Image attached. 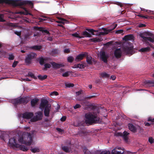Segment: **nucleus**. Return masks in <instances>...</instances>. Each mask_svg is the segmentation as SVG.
Instances as JSON below:
<instances>
[{"instance_id":"nucleus-1","label":"nucleus","mask_w":154,"mask_h":154,"mask_svg":"<svg viewBox=\"0 0 154 154\" xmlns=\"http://www.w3.org/2000/svg\"><path fill=\"white\" fill-rule=\"evenodd\" d=\"M94 108L95 107L93 106V112H88L85 114V122L87 124L91 125L93 124L100 123L101 122L97 115L99 113V110L98 108Z\"/></svg>"},{"instance_id":"nucleus-2","label":"nucleus","mask_w":154,"mask_h":154,"mask_svg":"<svg viewBox=\"0 0 154 154\" xmlns=\"http://www.w3.org/2000/svg\"><path fill=\"white\" fill-rule=\"evenodd\" d=\"M5 3L11 4L14 6L28 5L32 8L33 7V3L31 1L17 0H0V4Z\"/></svg>"},{"instance_id":"nucleus-3","label":"nucleus","mask_w":154,"mask_h":154,"mask_svg":"<svg viewBox=\"0 0 154 154\" xmlns=\"http://www.w3.org/2000/svg\"><path fill=\"white\" fill-rule=\"evenodd\" d=\"M27 139L28 141L24 140L23 137H20L18 139L19 142L21 143L24 144L27 146H30L31 145L32 141V139L31 134L30 133H27Z\"/></svg>"},{"instance_id":"nucleus-4","label":"nucleus","mask_w":154,"mask_h":154,"mask_svg":"<svg viewBox=\"0 0 154 154\" xmlns=\"http://www.w3.org/2000/svg\"><path fill=\"white\" fill-rule=\"evenodd\" d=\"M37 54L36 53L31 52L28 54L25 57V62L28 65L31 63L32 60L36 57Z\"/></svg>"},{"instance_id":"nucleus-5","label":"nucleus","mask_w":154,"mask_h":154,"mask_svg":"<svg viewBox=\"0 0 154 154\" xmlns=\"http://www.w3.org/2000/svg\"><path fill=\"white\" fill-rule=\"evenodd\" d=\"M36 115L30 119L32 122H34L40 121L42 119L43 117V112L42 111H39L35 113Z\"/></svg>"},{"instance_id":"nucleus-6","label":"nucleus","mask_w":154,"mask_h":154,"mask_svg":"<svg viewBox=\"0 0 154 154\" xmlns=\"http://www.w3.org/2000/svg\"><path fill=\"white\" fill-rule=\"evenodd\" d=\"M128 126L129 129L133 133H135L137 130H139L140 131L143 130L142 128L139 126H137L136 127L131 123H129Z\"/></svg>"},{"instance_id":"nucleus-7","label":"nucleus","mask_w":154,"mask_h":154,"mask_svg":"<svg viewBox=\"0 0 154 154\" xmlns=\"http://www.w3.org/2000/svg\"><path fill=\"white\" fill-rule=\"evenodd\" d=\"M51 106L48 104V101L46 99H43L41 100V103L40 105V108L42 111L44 108Z\"/></svg>"},{"instance_id":"nucleus-8","label":"nucleus","mask_w":154,"mask_h":154,"mask_svg":"<svg viewBox=\"0 0 154 154\" xmlns=\"http://www.w3.org/2000/svg\"><path fill=\"white\" fill-rule=\"evenodd\" d=\"M8 143L10 146L12 147H19L20 145L19 144L16 143L15 141V137L12 138H11L9 139Z\"/></svg>"},{"instance_id":"nucleus-9","label":"nucleus","mask_w":154,"mask_h":154,"mask_svg":"<svg viewBox=\"0 0 154 154\" xmlns=\"http://www.w3.org/2000/svg\"><path fill=\"white\" fill-rule=\"evenodd\" d=\"M88 53L87 52H82L78 55L75 57V60L76 61H78L82 60L83 58L87 55Z\"/></svg>"},{"instance_id":"nucleus-10","label":"nucleus","mask_w":154,"mask_h":154,"mask_svg":"<svg viewBox=\"0 0 154 154\" xmlns=\"http://www.w3.org/2000/svg\"><path fill=\"white\" fill-rule=\"evenodd\" d=\"M124 52L126 54V55L130 54L132 55V51L133 48L131 47L125 46L123 48Z\"/></svg>"},{"instance_id":"nucleus-11","label":"nucleus","mask_w":154,"mask_h":154,"mask_svg":"<svg viewBox=\"0 0 154 154\" xmlns=\"http://www.w3.org/2000/svg\"><path fill=\"white\" fill-rule=\"evenodd\" d=\"M33 113L32 112H25L22 114L23 118L26 119H31L33 116Z\"/></svg>"},{"instance_id":"nucleus-12","label":"nucleus","mask_w":154,"mask_h":154,"mask_svg":"<svg viewBox=\"0 0 154 154\" xmlns=\"http://www.w3.org/2000/svg\"><path fill=\"white\" fill-rule=\"evenodd\" d=\"M100 58L102 61L105 63L107 62V59L108 57V55L105 53L104 51H103L100 53Z\"/></svg>"},{"instance_id":"nucleus-13","label":"nucleus","mask_w":154,"mask_h":154,"mask_svg":"<svg viewBox=\"0 0 154 154\" xmlns=\"http://www.w3.org/2000/svg\"><path fill=\"white\" fill-rule=\"evenodd\" d=\"M118 136L122 137L125 141H127L128 139V135L129 134L128 132L125 131L122 133L121 132H119L117 133Z\"/></svg>"},{"instance_id":"nucleus-14","label":"nucleus","mask_w":154,"mask_h":154,"mask_svg":"<svg viewBox=\"0 0 154 154\" xmlns=\"http://www.w3.org/2000/svg\"><path fill=\"white\" fill-rule=\"evenodd\" d=\"M122 51L120 48L116 49L114 52V55L116 58L121 57L122 55Z\"/></svg>"},{"instance_id":"nucleus-15","label":"nucleus","mask_w":154,"mask_h":154,"mask_svg":"<svg viewBox=\"0 0 154 154\" xmlns=\"http://www.w3.org/2000/svg\"><path fill=\"white\" fill-rule=\"evenodd\" d=\"M96 96V95H92L90 96H86L83 99H80L79 100H82L83 101L81 103V104L83 105H86L88 104V103L85 101L87 99H90Z\"/></svg>"},{"instance_id":"nucleus-16","label":"nucleus","mask_w":154,"mask_h":154,"mask_svg":"<svg viewBox=\"0 0 154 154\" xmlns=\"http://www.w3.org/2000/svg\"><path fill=\"white\" fill-rule=\"evenodd\" d=\"M51 64L53 68L55 69H59L64 66L62 64L57 63L54 62H52Z\"/></svg>"},{"instance_id":"nucleus-17","label":"nucleus","mask_w":154,"mask_h":154,"mask_svg":"<svg viewBox=\"0 0 154 154\" xmlns=\"http://www.w3.org/2000/svg\"><path fill=\"white\" fill-rule=\"evenodd\" d=\"M140 36L146 42H147V41H149L152 42H154V40L150 37H146L143 36V34H140Z\"/></svg>"},{"instance_id":"nucleus-18","label":"nucleus","mask_w":154,"mask_h":154,"mask_svg":"<svg viewBox=\"0 0 154 154\" xmlns=\"http://www.w3.org/2000/svg\"><path fill=\"white\" fill-rule=\"evenodd\" d=\"M20 104H26L29 101V99L27 97H20Z\"/></svg>"},{"instance_id":"nucleus-19","label":"nucleus","mask_w":154,"mask_h":154,"mask_svg":"<svg viewBox=\"0 0 154 154\" xmlns=\"http://www.w3.org/2000/svg\"><path fill=\"white\" fill-rule=\"evenodd\" d=\"M23 9V11H20L18 12L17 14H23L25 15H29L32 16H33V15L31 13H29L26 8H24Z\"/></svg>"},{"instance_id":"nucleus-20","label":"nucleus","mask_w":154,"mask_h":154,"mask_svg":"<svg viewBox=\"0 0 154 154\" xmlns=\"http://www.w3.org/2000/svg\"><path fill=\"white\" fill-rule=\"evenodd\" d=\"M86 57V62L89 65L93 64V61H94V59L90 55H88Z\"/></svg>"},{"instance_id":"nucleus-21","label":"nucleus","mask_w":154,"mask_h":154,"mask_svg":"<svg viewBox=\"0 0 154 154\" xmlns=\"http://www.w3.org/2000/svg\"><path fill=\"white\" fill-rule=\"evenodd\" d=\"M51 109V106L49 107H45L44 110V113L45 116L46 117H48L49 116L50 110Z\"/></svg>"},{"instance_id":"nucleus-22","label":"nucleus","mask_w":154,"mask_h":154,"mask_svg":"<svg viewBox=\"0 0 154 154\" xmlns=\"http://www.w3.org/2000/svg\"><path fill=\"white\" fill-rule=\"evenodd\" d=\"M134 37L132 35L130 34L125 36L123 38V40L125 41L128 40H133Z\"/></svg>"},{"instance_id":"nucleus-23","label":"nucleus","mask_w":154,"mask_h":154,"mask_svg":"<svg viewBox=\"0 0 154 154\" xmlns=\"http://www.w3.org/2000/svg\"><path fill=\"white\" fill-rule=\"evenodd\" d=\"M39 100L37 98L32 99L31 101V105L32 106L34 107L37 104Z\"/></svg>"},{"instance_id":"nucleus-24","label":"nucleus","mask_w":154,"mask_h":154,"mask_svg":"<svg viewBox=\"0 0 154 154\" xmlns=\"http://www.w3.org/2000/svg\"><path fill=\"white\" fill-rule=\"evenodd\" d=\"M20 101V97H19V98L14 99L12 100V102L15 106H16L18 105L21 104Z\"/></svg>"},{"instance_id":"nucleus-25","label":"nucleus","mask_w":154,"mask_h":154,"mask_svg":"<svg viewBox=\"0 0 154 154\" xmlns=\"http://www.w3.org/2000/svg\"><path fill=\"white\" fill-rule=\"evenodd\" d=\"M102 30L104 31V32H100V35H104L108 34L110 32V31L108 29H106L104 28H102Z\"/></svg>"},{"instance_id":"nucleus-26","label":"nucleus","mask_w":154,"mask_h":154,"mask_svg":"<svg viewBox=\"0 0 154 154\" xmlns=\"http://www.w3.org/2000/svg\"><path fill=\"white\" fill-rule=\"evenodd\" d=\"M38 30L42 32V33H45L47 34L50 35L49 32L46 29H44L42 27H38Z\"/></svg>"},{"instance_id":"nucleus-27","label":"nucleus","mask_w":154,"mask_h":154,"mask_svg":"<svg viewBox=\"0 0 154 154\" xmlns=\"http://www.w3.org/2000/svg\"><path fill=\"white\" fill-rule=\"evenodd\" d=\"M100 77L103 78H108L109 77L110 75L106 72H104L100 73Z\"/></svg>"},{"instance_id":"nucleus-28","label":"nucleus","mask_w":154,"mask_h":154,"mask_svg":"<svg viewBox=\"0 0 154 154\" xmlns=\"http://www.w3.org/2000/svg\"><path fill=\"white\" fill-rule=\"evenodd\" d=\"M151 50L150 48L149 47L141 48L139 51L141 52H147Z\"/></svg>"},{"instance_id":"nucleus-29","label":"nucleus","mask_w":154,"mask_h":154,"mask_svg":"<svg viewBox=\"0 0 154 154\" xmlns=\"http://www.w3.org/2000/svg\"><path fill=\"white\" fill-rule=\"evenodd\" d=\"M42 46L41 45H35L34 46H31L30 48L31 49L35 50H39L42 48Z\"/></svg>"},{"instance_id":"nucleus-30","label":"nucleus","mask_w":154,"mask_h":154,"mask_svg":"<svg viewBox=\"0 0 154 154\" xmlns=\"http://www.w3.org/2000/svg\"><path fill=\"white\" fill-rule=\"evenodd\" d=\"M60 53L59 50L57 49H53L51 52V54L53 56H55V55Z\"/></svg>"},{"instance_id":"nucleus-31","label":"nucleus","mask_w":154,"mask_h":154,"mask_svg":"<svg viewBox=\"0 0 154 154\" xmlns=\"http://www.w3.org/2000/svg\"><path fill=\"white\" fill-rule=\"evenodd\" d=\"M117 148H115L112 151V154H123L124 152H122L117 151L116 149Z\"/></svg>"},{"instance_id":"nucleus-32","label":"nucleus","mask_w":154,"mask_h":154,"mask_svg":"<svg viewBox=\"0 0 154 154\" xmlns=\"http://www.w3.org/2000/svg\"><path fill=\"white\" fill-rule=\"evenodd\" d=\"M82 34L85 37H91V35L86 31L83 32Z\"/></svg>"},{"instance_id":"nucleus-33","label":"nucleus","mask_w":154,"mask_h":154,"mask_svg":"<svg viewBox=\"0 0 154 154\" xmlns=\"http://www.w3.org/2000/svg\"><path fill=\"white\" fill-rule=\"evenodd\" d=\"M62 149L63 150L66 152H70L69 148L66 146H62Z\"/></svg>"},{"instance_id":"nucleus-34","label":"nucleus","mask_w":154,"mask_h":154,"mask_svg":"<svg viewBox=\"0 0 154 154\" xmlns=\"http://www.w3.org/2000/svg\"><path fill=\"white\" fill-rule=\"evenodd\" d=\"M27 76L30 77L32 78L35 79H37V77L35 76L34 74L30 72H28Z\"/></svg>"},{"instance_id":"nucleus-35","label":"nucleus","mask_w":154,"mask_h":154,"mask_svg":"<svg viewBox=\"0 0 154 154\" xmlns=\"http://www.w3.org/2000/svg\"><path fill=\"white\" fill-rule=\"evenodd\" d=\"M19 145L20 146L19 147H20L21 150L24 151H26L28 150V149L26 146L23 145Z\"/></svg>"},{"instance_id":"nucleus-36","label":"nucleus","mask_w":154,"mask_h":154,"mask_svg":"<svg viewBox=\"0 0 154 154\" xmlns=\"http://www.w3.org/2000/svg\"><path fill=\"white\" fill-rule=\"evenodd\" d=\"M47 77V76L46 75H45L44 76H42L41 75H38V77L39 79L41 80H43L46 79Z\"/></svg>"},{"instance_id":"nucleus-37","label":"nucleus","mask_w":154,"mask_h":154,"mask_svg":"<svg viewBox=\"0 0 154 154\" xmlns=\"http://www.w3.org/2000/svg\"><path fill=\"white\" fill-rule=\"evenodd\" d=\"M71 35L73 37H74L76 38H84L83 36H81L79 35V34L77 32H75L74 33H72L71 34Z\"/></svg>"},{"instance_id":"nucleus-38","label":"nucleus","mask_w":154,"mask_h":154,"mask_svg":"<svg viewBox=\"0 0 154 154\" xmlns=\"http://www.w3.org/2000/svg\"><path fill=\"white\" fill-rule=\"evenodd\" d=\"M30 150L33 153L39 152L40 151L39 149L37 147H35L30 149Z\"/></svg>"},{"instance_id":"nucleus-39","label":"nucleus","mask_w":154,"mask_h":154,"mask_svg":"<svg viewBox=\"0 0 154 154\" xmlns=\"http://www.w3.org/2000/svg\"><path fill=\"white\" fill-rule=\"evenodd\" d=\"M144 83L146 84H149V85H151L153 84L154 85V81H151L149 80H146Z\"/></svg>"},{"instance_id":"nucleus-40","label":"nucleus","mask_w":154,"mask_h":154,"mask_svg":"<svg viewBox=\"0 0 154 154\" xmlns=\"http://www.w3.org/2000/svg\"><path fill=\"white\" fill-rule=\"evenodd\" d=\"M44 66L43 69L44 70H46L48 68H50L51 67V65L49 63H47L44 65Z\"/></svg>"},{"instance_id":"nucleus-41","label":"nucleus","mask_w":154,"mask_h":154,"mask_svg":"<svg viewBox=\"0 0 154 154\" xmlns=\"http://www.w3.org/2000/svg\"><path fill=\"white\" fill-rule=\"evenodd\" d=\"M86 30L88 31L89 32L91 33V35H95L94 33V32H97V31H96L93 29H87Z\"/></svg>"},{"instance_id":"nucleus-42","label":"nucleus","mask_w":154,"mask_h":154,"mask_svg":"<svg viewBox=\"0 0 154 154\" xmlns=\"http://www.w3.org/2000/svg\"><path fill=\"white\" fill-rule=\"evenodd\" d=\"M74 60V58L72 56H69L67 58V60L68 62L72 63Z\"/></svg>"},{"instance_id":"nucleus-43","label":"nucleus","mask_w":154,"mask_h":154,"mask_svg":"<svg viewBox=\"0 0 154 154\" xmlns=\"http://www.w3.org/2000/svg\"><path fill=\"white\" fill-rule=\"evenodd\" d=\"M65 86L67 88H70L73 87L74 85L73 83H65Z\"/></svg>"},{"instance_id":"nucleus-44","label":"nucleus","mask_w":154,"mask_h":154,"mask_svg":"<svg viewBox=\"0 0 154 154\" xmlns=\"http://www.w3.org/2000/svg\"><path fill=\"white\" fill-rule=\"evenodd\" d=\"M38 60H39V63L41 65H42L44 63L45 60L43 58L39 57Z\"/></svg>"},{"instance_id":"nucleus-45","label":"nucleus","mask_w":154,"mask_h":154,"mask_svg":"<svg viewBox=\"0 0 154 154\" xmlns=\"http://www.w3.org/2000/svg\"><path fill=\"white\" fill-rule=\"evenodd\" d=\"M83 151L85 154H91V152L89 151L86 147H85L83 149Z\"/></svg>"},{"instance_id":"nucleus-46","label":"nucleus","mask_w":154,"mask_h":154,"mask_svg":"<svg viewBox=\"0 0 154 154\" xmlns=\"http://www.w3.org/2000/svg\"><path fill=\"white\" fill-rule=\"evenodd\" d=\"M91 41L94 42H100L101 41L100 39L99 38H91Z\"/></svg>"},{"instance_id":"nucleus-47","label":"nucleus","mask_w":154,"mask_h":154,"mask_svg":"<svg viewBox=\"0 0 154 154\" xmlns=\"http://www.w3.org/2000/svg\"><path fill=\"white\" fill-rule=\"evenodd\" d=\"M14 58V56L12 54H9L8 57V59L10 60H13Z\"/></svg>"},{"instance_id":"nucleus-48","label":"nucleus","mask_w":154,"mask_h":154,"mask_svg":"<svg viewBox=\"0 0 154 154\" xmlns=\"http://www.w3.org/2000/svg\"><path fill=\"white\" fill-rule=\"evenodd\" d=\"M124 32V30L123 29H119L116 30V33L117 34H122Z\"/></svg>"},{"instance_id":"nucleus-49","label":"nucleus","mask_w":154,"mask_h":154,"mask_svg":"<svg viewBox=\"0 0 154 154\" xmlns=\"http://www.w3.org/2000/svg\"><path fill=\"white\" fill-rule=\"evenodd\" d=\"M81 107L80 105L79 104H76L75 106H74L73 108L75 109H77V108H80Z\"/></svg>"},{"instance_id":"nucleus-50","label":"nucleus","mask_w":154,"mask_h":154,"mask_svg":"<svg viewBox=\"0 0 154 154\" xmlns=\"http://www.w3.org/2000/svg\"><path fill=\"white\" fill-rule=\"evenodd\" d=\"M149 141L151 143H152L154 142V139L151 137H149Z\"/></svg>"},{"instance_id":"nucleus-51","label":"nucleus","mask_w":154,"mask_h":154,"mask_svg":"<svg viewBox=\"0 0 154 154\" xmlns=\"http://www.w3.org/2000/svg\"><path fill=\"white\" fill-rule=\"evenodd\" d=\"M138 16H139L140 17H141L143 18H145V19H148L149 17L147 16H145L142 15V14H139L138 15Z\"/></svg>"},{"instance_id":"nucleus-52","label":"nucleus","mask_w":154,"mask_h":154,"mask_svg":"<svg viewBox=\"0 0 154 154\" xmlns=\"http://www.w3.org/2000/svg\"><path fill=\"white\" fill-rule=\"evenodd\" d=\"M100 154H110V152L109 151H102Z\"/></svg>"},{"instance_id":"nucleus-53","label":"nucleus","mask_w":154,"mask_h":154,"mask_svg":"<svg viewBox=\"0 0 154 154\" xmlns=\"http://www.w3.org/2000/svg\"><path fill=\"white\" fill-rule=\"evenodd\" d=\"M18 61H15L12 64V67L14 68L18 64Z\"/></svg>"},{"instance_id":"nucleus-54","label":"nucleus","mask_w":154,"mask_h":154,"mask_svg":"<svg viewBox=\"0 0 154 154\" xmlns=\"http://www.w3.org/2000/svg\"><path fill=\"white\" fill-rule=\"evenodd\" d=\"M59 20H61V21H57V22L59 23H63V22L62 21H65L66 20L64 18H59Z\"/></svg>"},{"instance_id":"nucleus-55","label":"nucleus","mask_w":154,"mask_h":154,"mask_svg":"<svg viewBox=\"0 0 154 154\" xmlns=\"http://www.w3.org/2000/svg\"><path fill=\"white\" fill-rule=\"evenodd\" d=\"M85 67V66L82 64H79V68L80 69L84 68Z\"/></svg>"},{"instance_id":"nucleus-56","label":"nucleus","mask_w":154,"mask_h":154,"mask_svg":"<svg viewBox=\"0 0 154 154\" xmlns=\"http://www.w3.org/2000/svg\"><path fill=\"white\" fill-rule=\"evenodd\" d=\"M69 75V72H66L62 74V76L63 77H67Z\"/></svg>"},{"instance_id":"nucleus-57","label":"nucleus","mask_w":154,"mask_h":154,"mask_svg":"<svg viewBox=\"0 0 154 154\" xmlns=\"http://www.w3.org/2000/svg\"><path fill=\"white\" fill-rule=\"evenodd\" d=\"M85 132L83 131H79L78 133V134L79 135H80L81 136H82V134H84L85 133Z\"/></svg>"},{"instance_id":"nucleus-58","label":"nucleus","mask_w":154,"mask_h":154,"mask_svg":"<svg viewBox=\"0 0 154 154\" xmlns=\"http://www.w3.org/2000/svg\"><path fill=\"white\" fill-rule=\"evenodd\" d=\"M148 121H150L152 122L153 124H154V118L153 119H152L151 117H150L148 118Z\"/></svg>"},{"instance_id":"nucleus-59","label":"nucleus","mask_w":154,"mask_h":154,"mask_svg":"<svg viewBox=\"0 0 154 154\" xmlns=\"http://www.w3.org/2000/svg\"><path fill=\"white\" fill-rule=\"evenodd\" d=\"M56 129L57 131L60 133H62V132L64 131L62 129H61L60 128H56Z\"/></svg>"},{"instance_id":"nucleus-60","label":"nucleus","mask_w":154,"mask_h":154,"mask_svg":"<svg viewBox=\"0 0 154 154\" xmlns=\"http://www.w3.org/2000/svg\"><path fill=\"white\" fill-rule=\"evenodd\" d=\"M66 119V117L65 116H63L60 119V120L62 122L65 121Z\"/></svg>"},{"instance_id":"nucleus-61","label":"nucleus","mask_w":154,"mask_h":154,"mask_svg":"<svg viewBox=\"0 0 154 154\" xmlns=\"http://www.w3.org/2000/svg\"><path fill=\"white\" fill-rule=\"evenodd\" d=\"M139 27L140 28L145 27L146 26V25L145 24L140 23L139 25Z\"/></svg>"},{"instance_id":"nucleus-62","label":"nucleus","mask_w":154,"mask_h":154,"mask_svg":"<svg viewBox=\"0 0 154 154\" xmlns=\"http://www.w3.org/2000/svg\"><path fill=\"white\" fill-rule=\"evenodd\" d=\"M51 94L52 95H55V96H57L59 94L57 91H54Z\"/></svg>"},{"instance_id":"nucleus-63","label":"nucleus","mask_w":154,"mask_h":154,"mask_svg":"<svg viewBox=\"0 0 154 154\" xmlns=\"http://www.w3.org/2000/svg\"><path fill=\"white\" fill-rule=\"evenodd\" d=\"M146 33L147 35L149 36H152V35H153V34L152 33H151L150 32H146Z\"/></svg>"},{"instance_id":"nucleus-64","label":"nucleus","mask_w":154,"mask_h":154,"mask_svg":"<svg viewBox=\"0 0 154 154\" xmlns=\"http://www.w3.org/2000/svg\"><path fill=\"white\" fill-rule=\"evenodd\" d=\"M14 33L17 35L18 36H20L21 34V32H19L17 31H15Z\"/></svg>"}]
</instances>
